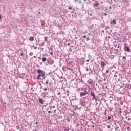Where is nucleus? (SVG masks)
I'll use <instances>...</instances> for the list:
<instances>
[{"instance_id":"nucleus-21","label":"nucleus","mask_w":131,"mask_h":131,"mask_svg":"<svg viewBox=\"0 0 131 131\" xmlns=\"http://www.w3.org/2000/svg\"><path fill=\"white\" fill-rule=\"evenodd\" d=\"M107 118H108V120H110V119H111V116H108V117H107Z\"/></svg>"},{"instance_id":"nucleus-1","label":"nucleus","mask_w":131,"mask_h":131,"mask_svg":"<svg viewBox=\"0 0 131 131\" xmlns=\"http://www.w3.org/2000/svg\"><path fill=\"white\" fill-rule=\"evenodd\" d=\"M88 94H89V92L86 91V88H85L84 92L80 93V97H83L84 96L88 95Z\"/></svg>"},{"instance_id":"nucleus-20","label":"nucleus","mask_w":131,"mask_h":131,"mask_svg":"<svg viewBox=\"0 0 131 131\" xmlns=\"http://www.w3.org/2000/svg\"><path fill=\"white\" fill-rule=\"evenodd\" d=\"M33 47H34V50H36V49H37V47L34 46V45H33Z\"/></svg>"},{"instance_id":"nucleus-24","label":"nucleus","mask_w":131,"mask_h":131,"mask_svg":"<svg viewBox=\"0 0 131 131\" xmlns=\"http://www.w3.org/2000/svg\"><path fill=\"white\" fill-rule=\"evenodd\" d=\"M107 128H108V129L111 128V126L110 125H107Z\"/></svg>"},{"instance_id":"nucleus-52","label":"nucleus","mask_w":131,"mask_h":131,"mask_svg":"<svg viewBox=\"0 0 131 131\" xmlns=\"http://www.w3.org/2000/svg\"><path fill=\"white\" fill-rule=\"evenodd\" d=\"M74 2H78V0H74Z\"/></svg>"},{"instance_id":"nucleus-18","label":"nucleus","mask_w":131,"mask_h":131,"mask_svg":"<svg viewBox=\"0 0 131 131\" xmlns=\"http://www.w3.org/2000/svg\"><path fill=\"white\" fill-rule=\"evenodd\" d=\"M86 41H89V40H91V39H90V38H89V37H87L86 38Z\"/></svg>"},{"instance_id":"nucleus-36","label":"nucleus","mask_w":131,"mask_h":131,"mask_svg":"<svg viewBox=\"0 0 131 131\" xmlns=\"http://www.w3.org/2000/svg\"><path fill=\"white\" fill-rule=\"evenodd\" d=\"M41 46H45V42H43L41 44Z\"/></svg>"},{"instance_id":"nucleus-30","label":"nucleus","mask_w":131,"mask_h":131,"mask_svg":"<svg viewBox=\"0 0 131 131\" xmlns=\"http://www.w3.org/2000/svg\"><path fill=\"white\" fill-rule=\"evenodd\" d=\"M95 67H96V68H99V65L97 64V65L95 66Z\"/></svg>"},{"instance_id":"nucleus-57","label":"nucleus","mask_w":131,"mask_h":131,"mask_svg":"<svg viewBox=\"0 0 131 131\" xmlns=\"http://www.w3.org/2000/svg\"><path fill=\"white\" fill-rule=\"evenodd\" d=\"M33 58H36V56H34Z\"/></svg>"},{"instance_id":"nucleus-61","label":"nucleus","mask_w":131,"mask_h":131,"mask_svg":"<svg viewBox=\"0 0 131 131\" xmlns=\"http://www.w3.org/2000/svg\"><path fill=\"white\" fill-rule=\"evenodd\" d=\"M40 64V65H42V62H41Z\"/></svg>"},{"instance_id":"nucleus-45","label":"nucleus","mask_w":131,"mask_h":131,"mask_svg":"<svg viewBox=\"0 0 131 131\" xmlns=\"http://www.w3.org/2000/svg\"><path fill=\"white\" fill-rule=\"evenodd\" d=\"M9 90H11V85H9Z\"/></svg>"},{"instance_id":"nucleus-14","label":"nucleus","mask_w":131,"mask_h":131,"mask_svg":"<svg viewBox=\"0 0 131 131\" xmlns=\"http://www.w3.org/2000/svg\"><path fill=\"white\" fill-rule=\"evenodd\" d=\"M122 58H123V60H124V62H125V61H126V57L123 56Z\"/></svg>"},{"instance_id":"nucleus-41","label":"nucleus","mask_w":131,"mask_h":131,"mask_svg":"<svg viewBox=\"0 0 131 131\" xmlns=\"http://www.w3.org/2000/svg\"><path fill=\"white\" fill-rule=\"evenodd\" d=\"M101 32H102V33H104V32H105V31H104V30H102V31H101Z\"/></svg>"},{"instance_id":"nucleus-25","label":"nucleus","mask_w":131,"mask_h":131,"mask_svg":"<svg viewBox=\"0 0 131 131\" xmlns=\"http://www.w3.org/2000/svg\"><path fill=\"white\" fill-rule=\"evenodd\" d=\"M20 55L21 56H23V52H22L21 51H20Z\"/></svg>"},{"instance_id":"nucleus-31","label":"nucleus","mask_w":131,"mask_h":131,"mask_svg":"<svg viewBox=\"0 0 131 131\" xmlns=\"http://www.w3.org/2000/svg\"><path fill=\"white\" fill-rule=\"evenodd\" d=\"M72 7H69V10H72Z\"/></svg>"},{"instance_id":"nucleus-29","label":"nucleus","mask_w":131,"mask_h":131,"mask_svg":"<svg viewBox=\"0 0 131 131\" xmlns=\"http://www.w3.org/2000/svg\"><path fill=\"white\" fill-rule=\"evenodd\" d=\"M83 38H86V35H84L83 36Z\"/></svg>"},{"instance_id":"nucleus-42","label":"nucleus","mask_w":131,"mask_h":131,"mask_svg":"<svg viewBox=\"0 0 131 131\" xmlns=\"http://www.w3.org/2000/svg\"><path fill=\"white\" fill-rule=\"evenodd\" d=\"M107 13H104V16H107Z\"/></svg>"},{"instance_id":"nucleus-48","label":"nucleus","mask_w":131,"mask_h":131,"mask_svg":"<svg viewBox=\"0 0 131 131\" xmlns=\"http://www.w3.org/2000/svg\"><path fill=\"white\" fill-rule=\"evenodd\" d=\"M77 38H78L77 37H75V39H77Z\"/></svg>"},{"instance_id":"nucleus-54","label":"nucleus","mask_w":131,"mask_h":131,"mask_svg":"<svg viewBox=\"0 0 131 131\" xmlns=\"http://www.w3.org/2000/svg\"><path fill=\"white\" fill-rule=\"evenodd\" d=\"M86 62H90V60L88 59V60H86Z\"/></svg>"},{"instance_id":"nucleus-44","label":"nucleus","mask_w":131,"mask_h":131,"mask_svg":"<svg viewBox=\"0 0 131 131\" xmlns=\"http://www.w3.org/2000/svg\"><path fill=\"white\" fill-rule=\"evenodd\" d=\"M92 127H93V128H95V125H93Z\"/></svg>"},{"instance_id":"nucleus-5","label":"nucleus","mask_w":131,"mask_h":131,"mask_svg":"<svg viewBox=\"0 0 131 131\" xmlns=\"http://www.w3.org/2000/svg\"><path fill=\"white\" fill-rule=\"evenodd\" d=\"M124 50L126 52H130V48L127 46L125 47Z\"/></svg>"},{"instance_id":"nucleus-43","label":"nucleus","mask_w":131,"mask_h":131,"mask_svg":"<svg viewBox=\"0 0 131 131\" xmlns=\"http://www.w3.org/2000/svg\"><path fill=\"white\" fill-rule=\"evenodd\" d=\"M86 71H89V68H87L86 69Z\"/></svg>"},{"instance_id":"nucleus-6","label":"nucleus","mask_w":131,"mask_h":131,"mask_svg":"<svg viewBox=\"0 0 131 131\" xmlns=\"http://www.w3.org/2000/svg\"><path fill=\"white\" fill-rule=\"evenodd\" d=\"M68 65H69V67L72 68L74 66V63L73 62H72V61H69L68 62Z\"/></svg>"},{"instance_id":"nucleus-26","label":"nucleus","mask_w":131,"mask_h":131,"mask_svg":"<svg viewBox=\"0 0 131 131\" xmlns=\"http://www.w3.org/2000/svg\"><path fill=\"white\" fill-rule=\"evenodd\" d=\"M37 80H39V79H40V78L38 76L37 77Z\"/></svg>"},{"instance_id":"nucleus-38","label":"nucleus","mask_w":131,"mask_h":131,"mask_svg":"<svg viewBox=\"0 0 131 131\" xmlns=\"http://www.w3.org/2000/svg\"><path fill=\"white\" fill-rule=\"evenodd\" d=\"M119 113H121L122 111H121V108H120V110L119 111Z\"/></svg>"},{"instance_id":"nucleus-16","label":"nucleus","mask_w":131,"mask_h":131,"mask_svg":"<svg viewBox=\"0 0 131 131\" xmlns=\"http://www.w3.org/2000/svg\"><path fill=\"white\" fill-rule=\"evenodd\" d=\"M67 120L68 123L70 122V119H69V118H67Z\"/></svg>"},{"instance_id":"nucleus-58","label":"nucleus","mask_w":131,"mask_h":131,"mask_svg":"<svg viewBox=\"0 0 131 131\" xmlns=\"http://www.w3.org/2000/svg\"><path fill=\"white\" fill-rule=\"evenodd\" d=\"M107 29H109V27H106Z\"/></svg>"},{"instance_id":"nucleus-27","label":"nucleus","mask_w":131,"mask_h":131,"mask_svg":"<svg viewBox=\"0 0 131 131\" xmlns=\"http://www.w3.org/2000/svg\"><path fill=\"white\" fill-rule=\"evenodd\" d=\"M106 73H109V70H106Z\"/></svg>"},{"instance_id":"nucleus-13","label":"nucleus","mask_w":131,"mask_h":131,"mask_svg":"<svg viewBox=\"0 0 131 131\" xmlns=\"http://www.w3.org/2000/svg\"><path fill=\"white\" fill-rule=\"evenodd\" d=\"M44 40L46 41V42H48V37H45Z\"/></svg>"},{"instance_id":"nucleus-4","label":"nucleus","mask_w":131,"mask_h":131,"mask_svg":"<svg viewBox=\"0 0 131 131\" xmlns=\"http://www.w3.org/2000/svg\"><path fill=\"white\" fill-rule=\"evenodd\" d=\"M49 54H50V55H51V56H53V55H54V53H53V47H52L49 48Z\"/></svg>"},{"instance_id":"nucleus-39","label":"nucleus","mask_w":131,"mask_h":131,"mask_svg":"<svg viewBox=\"0 0 131 131\" xmlns=\"http://www.w3.org/2000/svg\"><path fill=\"white\" fill-rule=\"evenodd\" d=\"M109 9H110V10H111V9H112V7L111 6H110Z\"/></svg>"},{"instance_id":"nucleus-53","label":"nucleus","mask_w":131,"mask_h":131,"mask_svg":"<svg viewBox=\"0 0 131 131\" xmlns=\"http://www.w3.org/2000/svg\"><path fill=\"white\" fill-rule=\"evenodd\" d=\"M48 113H51V111H48Z\"/></svg>"},{"instance_id":"nucleus-33","label":"nucleus","mask_w":131,"mask_h":131,"mask_svg":"<svg viewBox=\"0 0 131 131\" xmlns=\"http://www.w3.org/2000/svg\"><path fill=\"white\" fill-rule=\"evenodd\" d=\"M47 90L48 89L47 88H46L43 89V91H47Z\"/></svg>"},{"instance_id":"nucleus-47","label":"nucleus","mask_w":131,"mask_h":131,"mask_svg":"<svg viewBox=\"0 0 131 131\" xmlns=\"http://www.w3.org/2000/svg\"><path fill=\"white\" fill-rule=\"evenodd\" d=\"M96 4H98V1H95Z\"/></svg>"},{"instance_id":"nucleus-40","label":"nucleus","mask_w":131,"mask_h":131,"mask_svg":"<svg viewBox=\"0 0 131 131\" xmlns=\"http://www.w3.org/2000/svg\"><path fill=\"white\" fill-rule=\"evenodd\" d=\"M89 15H90V17H92V16H93V14H92L91 13H90Z\"/></svg>"},{"instance_id":"nucleus-59","label":"nucleus","mask_w":131,"mask_h":131,"mask_svg":"<svg viewBox=\"0 0 131 131\" xmlns=\"http://www.w3.org/2000/svg\"><path fill=\"white\" fill-rule=\"evenodd\" d=\"M109 98H113L112 96H110Z\"/></svg>"},{"instance_id":"nucleus-35","label":"nucleus","mask_w":131,"mask_h":131,"mask_svg":"<svg viewBox=\"0 0 131 131\" xmlns=\"http://www.w3.org/2000/svg\"><path fill=\"white\" fill-rule=\"evenodd\" d=\"M129 129H130V127H127V130H129Z\"/></svg>"},{"instance_id":"nucleus-22","label":"nucleus","mask_w":131,"mask_h":131,"mask_svg":"<svg viewBox=\"0 0 131 131\" xmlns=\"http://www.w3.org/2000/svg\"><path fill=\"white\" fill-rule=\"evenodd\" d=\"M29 55H30V56H32L33 55V52H30L29 53Z\"/></svg>"},{"instance_id":"nucleus-28","label":"nucleus","mask_w":131,"mask_h":131,"mask_svg":"<svg viewBox=\"0 0 131 131\" xmlns=\"http://www.w3.org/2000/svg\"><path fill=\"white\" fill-rule=\"evenodd\" d=\"M59 79H63V77L62 76L59 77Z\"/></svg>"},{"instance_id":"nucleus-15","label":"nucleus","mask_w":131,"mask_h":131,"mask_svg":"<svg viewBox=\"0 0 131 131\" xmlns=\"http://www.w3.org/2000/svg\"><path fill=\"white\" fill-rule=\"evenodd\" d=\"M49 81H50V80L48 79L46 80V84H49Z\"/></svg>"},{"instance_id":"nucleus-11","label":"nucleus","mask_w":131,"mask_h":131,"mask_svg":"<svg viewBox=\"0 0 131 131\" xmlns=\"http://www.w3.org/2000/svg\"><path fill=\"white\" fill-rule=\"evenodd\" d=\"M100 27L101 28H105V24H104V23L101 24Z\"/></svg>"},{"instance_id":"nucleus-63","label":"nucleus","mask_w":131,"mask_h":131,"mask_svg":"<svg viewBox=\"0 0 131 131\" xmlns=\"http://www.w3.org/2000/svg\"><path fill=\"white\" fill-rule=\"evenodd\" d=\"M53 108H55V106H53Z\"/></svg>"},{"instance_id":"nucleus-64","label":"nucleus","mask_w":131,"mask_h":131,"mask_svg":"<svg viewBox=\"0 0 131 131\" xmlns=\"http://www.w3.org/2000/svg\"><path fill=\"white\" fill-rule=\"evenodd\" d=\"M38 14H40V12H38Z\"/></svg>"},{"instance_id":"nucleus-49","label":"nucleus","mask_w":131,"mask_h":131,"mask_svg":"<svg viewBox=\"0 0 131 131\" xmlns=\"http://www.w3.org/2000/svg\"><path fill=\"white\" fill-rule=\"evenodd\" d=\"M35 124H38V122H35Z\"/></svg>"},{"instance_id":"nucleus-50","label":"nucleus","mask_w":131,"mask_h":131,"mask_svg":"<svg viewBox=\"0 0 131 131\" xmlns=\"http://www.w3.org/2000/svg\"><path fill=\"white\" fill-rule=\"evenodd\" d=\"M117 45H118L117 44L115 45V48H116V47H117Z\"/></svg>"},{"instance_id":"nucleus-8","label":"nucleus","mask_w":131,"mask_h":131,"mask_svg":"<svg viewBox=\"0 0 131 131\" xmlns=\"http://www.w3.org/2000/svg\"><path fill=\"white\" fill-rule=\"evenodd\" d=\"M39 102L41 105H43V99L42 98H39Z\"/></svg>"},{"instance_id":"nucleus-37","label":"nucleus","mask_w":131,"mask_h":131,"mask_svg":"<svg viewBox=\"0 0 131 131\" xmlns=\"http://www.w3.org/2000/svg\"><path fill=\"white\" fill-rule=\"evenodd\" d=\"M103 80V81H106V78H104Z\"/></svg>"},{"instance_id":"nucleus-51","label":"nucleus","mask_w":131,"mask_h":131,"mask_svg":"<svg viewBox=\"0 0 131 131\" xmlns=\"http://www.w3.org/2000/svg\"><path fill=\"white\" fill-rule=\"evenodd\" d=\"M99 81L100 82H102V81H102V80H99Z\"/></svg>"},{"instance_id":"nucleus-46","label":"nucleus","mask_w":131,"mask_h":131,"mask_svg":"<svg viewBox=\"0 0 131 131\" xmlns=\"http://www.w3.org/2000/svg\"><path fill=\"white\" fill-rule=\"evenodd\" d=\"M91 83H92V82L91 81H90V82H89V84H91Z\"/></svg>"},{"instance_id":"nucleus-55","label":"nucleus","mask_w":131,"mask_h":131,"mask_svg":"<svg viewBox=\"0 0 131 131\" xmlns=\"http://www.w3.org/2000/svg\"><path fill=\"white\" fill-rule=\"evenodd\" d=\"M79 4H81V1H79Z\"/></svg>"},{"instance_id":"nucleus-10","label":"nucleus","mask_w":131,"mask_h":131,"mask_svg":"<svg viewBox=\"0 0 131 131\" xmlns=\"http://www.w3.org/2000/svg\"><path fill=\"white\" fill-rule=\"evenodd\" d=\"M111 24H114V25H116V20L115 19L113 20L112 21H111Z\"/></svg>"},{"instance_id":"nucleus-23","label":"nucleus","mask_w":131,"mask_h":131,"mask_svg":"<svg viewBox=\"0 0 131 131\" xmlns=\"http://www.w3.org/2000/svg\"><path fill=\"white\" fill-rule=\"evenodd\" d=\"M41 76H42V75H40V74H39L38 75V77H39L40 78V77H41Z\"/></svg>"},{"instance_id":"nucleus-32","label":"nucleus","mask_w":131,"mask_h":131,"mask_svg":"<svg viewBox=\"0 0 131 131\" xmlns=\"http://www.w3.org/2000/svg\"><path fill=\"white\" fill-rule=\"evenodd\" d=\"M45 75H46V74H45V75H44V77H42L43 79H45L46 78V76H45Z\"/></svg>"},{"instance_id":"nucleus-7","label":"nucleus","mask_w":131,"mask_h":131,"mask_svg":"<svg viewBox=\"0 0 131 131\" xmlns=\"http://www.w3.org/2000/svg\"><path fill=\"white\" fill-rule=\"evenodd\" d=\"M101 67H102V68H104L105 67V66H106V63H105V62L104 61H101Z\"/></svg>"},{"instance_id":"nucleus-19","label":"nucleus","mask_w":131,"mask_h":131,"mask_svg":"<svg viewBox=\"0 0 131 131\" xmlns=\"http://www.w3.org/2000/svg\"><path fill=\"white\" fill-rule=\"evenodd\" d=\"M93 5L95 7H97V6H98L99 4L98 3H95V4H93Z\"/></svg>"},{"instance_id":"nucleus-60","label":"nucleus","mask_w":131,"mask_h":131,"mask_svg":"<svg viewBox=\"0 0 131 131\" xmlns=\"http://www.w3.org/2000/svg\"><path fill=\"white\" fill-rule=\"evenodd\" d=\"M54 111L55 113H56V110H54Z\"/></svg>"},{"instance_id":"nucleus-3","label":"nucleus","mask_w":131,"mask_h":131,"mask_svg":"<svg viewBox=\"0 0 131 131\" xmlns=\"http://www.w3.org/2000/svg\"><path fill=\"white\" fill-rule=\"evenodd\" d=\"M91 96H92V100H94V99L95 100H97V98L96 97V95L95 94V93L94 92V91L91 92Z\"/></svg>"},{"instance_id":"nucleus-9","label":"nucleus","mask_w":131,"mask_h":131,"mask_svg":"<svg viewBox=\"0 0 131 131\" xmlns=\"http://www.w3.org/2000/svg\"><path fill=\"white\" fill-rule=\"evenodd\" d=\"M29 39L30 41H33V40H34V38L33 36H31L29 37Z\"/></svg>"},{"instance_id":"nucleus-34","label":"nucleus","mask_w":131,"mask_h":131,"mask_svg":"<svg viewBox=\"0 0 131 131\" xmlns=\"http://www.w3.org/2000/svg\"><path fill=\"white\" fill-rule=\"evenodd\" d=\"M117 48H118V49H119V48H120L119 45H117Z\"/></svg>"},{"instance_id":"nucleus-17","label":"nucleus","mask_w":131,"mask_h":131,"mask_svg":"<svg viewBox=\"0 0 131 131\" xmlns=\"http://www.w3.org/2000/svg\"><path fill=\"white\" fill-rule=\"evenodd\" d=\"M116 73H117V71L115 72V75L114 76V77H117V75H115V74H116Z\"/></svg>"},{"instance_id":"nucleus-2","label":"nucleus","mask_w":131,"mask_h":131,"mask_svg":"<svg viewBox=\"0 0 131 131\" xmlns=\"http://www.w3.org/2000/svg\"><path fill=\"white\" fill-rule=\"evenodd\" d=\"M37 73H38V74H41L42 77H44L45 76V72L40 69H38L37 70Z\"/></svg>"},{"instance_id":"nucleus-12","label":"nucleus","mask_w":131,"mask_h":131,"mask_svg":"<svg viewBox=\"0 0 131 131\" xmlns=\"http://www.w3.org/2000/svg\"><path fill=\"white\" fill-rule=\"evenodd\" d=\"M42 62H46L47 61V58L46 57H42Z\"/></svg>"},{"instance_id":"nucleus-56","label":"nucleus","mask_w":131,"mask_h":131,"mask_svg":"<svg viewBox=\"0 0 131 131\" xmlns=\"http://www.w3.org/2000/svg\"><path fill=\"white\" fill-rule=\"evenodd\" d=\"M41 50H45V48H41Z\"/></svg>"},{"instance_id":"nucleus-62","label":"nucleus","mask_w":131,"mask_h":131,"mask_svg":"<svg viewBox=\"0 0 131 131\" xmlns=\"http://www.w3.org/2000/svg\"><path fill=\"white\" fill-rule=\"evenodd\" d=\"M34 131H37V130H36V129H34Z\"/></svg>"}]
</instances>
